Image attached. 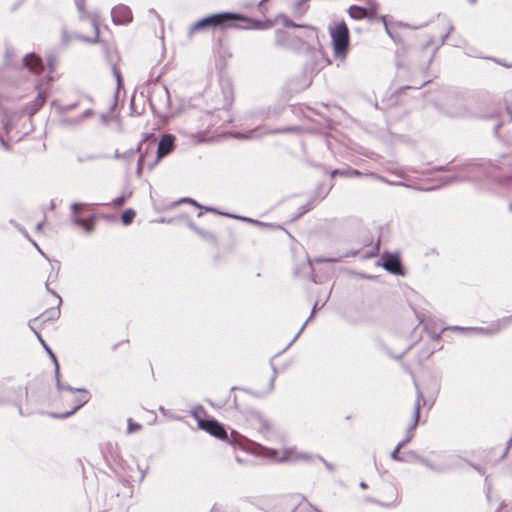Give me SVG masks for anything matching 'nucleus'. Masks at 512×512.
<instances>
[{
	"mask_svg": "<svg viewBox=\"0 0 512 512\" xmlns=\"http://www.w3.org/2000/svg\"><path fill=\"white\" fill-rule=\"evenodd\" d=\"M504 166H512V153L503 154L500 159L492 161H476L467 160L461 164L452 166V177H459L461 180L455 181V184L464 182H479L483 178L490 180L499 186L512 189V174L505 176H498L495 170L502 169Z\"/></svg>",
	"mask_w": 512,
	"mask_h": 512,
	"instance_id": "1",
	"label": "nucleus"
},
{
	"mask_svg": "<svg viewBox=\"0 0 512 512\" xmlns=\"http://www.w3.org/2000/svg\"><path fill=\"white\" fill-rule=\"evenodd\" d=\"M230 27L236 29L264 30L271 27V22L268 20H257L237 12L224 11L209 14L196 21L189 28V35L208 29H226Z\"/></svg>",
	"mask_w": 512,
	"mask_h": 512,
	"instance_id": "2",
	"label": "nucleus"
},
{
	"mask_svg": "<svg viewBox=\"0 0 512 512\" xmlns=\"http://www.w3.org/2000/svg\"><path fill=\"white\" fill-rule=\"evenodd\" d=\"M496 102L494 96L488 92H481L471 97L466 105L452 106L447 111L451 117H475V118H493L494 113L486 108Z\"/></svg>",
	"mask_w": 512,
	"mask_h": 512,
	"instance_id": "3",
	"label": "nucleus"
},
{
	"mask_svg": "<svg viewBox=\"0 0 512 512\" xmlns=\"http://www.w3.org/2000/svg\"><path fill=\"white\" fill-rule=\"evenodd\" d=\"M334 56L344 60L350 48V33L347 24L339 21L329 27Z\"/></svg>",
	"mask_w": 512,
	"mask_h": 512,
	"instance_id": "4",
	"label": "nucleus"
},
{
	"mask_svg": "<svg viewBox=\"0 0 512 512\" xmlns=\"http://www.w3.org/2000/svg\"><path fill=\"white\" fill-rule=\"evenodd\" d=\"M198 427L209 433L211 436L226 441L233 447L239 446V434L235 433L233 430L229 434L225 425L213 417L198 419Z\"/></svg>",
	"mask_w": 512,
	"mask_h": 512,
	"instance_id": "5",
	"label": "nucleus"
},
{
	"mask_svg": "<svg viewBox=\"0 0 512 512\" xmlns=\"http://www.w3.org/2000/svg\"><path fill=\"white\" fill-rule=\"evenodd\" d=\"M250 426L255 429L265 440H271L277 434L273 422L265 417L259 410L246 408L242 411Z\"/></svg>",
	"mask_w": 512,
	"mask_h": 512,
	"instance_id": "6",
	"label": "nucleus"
},
{
	"mask_svg": "<svg viewBox=\"0 0 512 512\" xmlns=\"http://www.w3.org/2000/svg\"><path fill=\"white\" fill-rule=\"evenodd\" d=\"M421 402L425 404L424 396L419 388H417V400L414 405V411H413V422L408 426V437H405L403 440H401L395 447V449L390 453V457L392 460L397 462H409L408 459H406L404 456H401L399 454V451L404 448L413 438V432L416 429L419 418H420V409H421Z\"/></svg>",
	"mask_w": 512,
	"mask_h": 512,
	"instance_id": "7",
	"label": "nucleus"
},
{
	"mask_svg": "<svg viewBox=\"0 0 512 512\" xmlns=\"http://www.w3.org/2000/svg\"><path fill=\"white\" fill-rule=\"evenodd\" d=\"M512 323V315L508 317H504L502 319H498L496 321L491 322L486 327H462V326H450L452 331H458L464 334H480L483 336H494L497 335L500 331L507 328Z\"/></svg>",
	"mask_w": 512,
	"mask_h": 512,
	"instance_id": "8",
	"label": "nucleus"
},
{
	"mask_svg": "<svg viewBox=\"0 0 512 512\" xmlns=\"http://www.w3.org/2000/svg\"><path fill=\"white\" fill-rule=\"evenodd\" d=\"M260 449L265 452V455L271 459H275L278 462H289L296 460H304L307 462L313 461L317 459L318 455H313L309 453H299L294 448H286L283 451V455L278 457L279 451L274 448H268L265 446H260Z\"/></svg>",
	"mask_w": 512,
	"mask_h": 512,
	"instance_id": "9",
	"label": "nucleus"
},
{
	"mask_svg": "<svg viewBox=\"0 0 512 512\" xmlns=\"http://www.w3.org/2000/svg\"><path fill=\"white\" fill-rule=\"evenodd\" d=\"M377 265H381L383 269L390 274L397 276L405 275V269L403 267L399 252H383L380 261L377 262Z\"/></svg>",
	"mask_w": 512,
	"mask_h": 512,
	"instance_id": "10",
	"label": "nucleus"
},
{
	"mask_svg": "<svg viewBox=\"0 0 512 512\" xmlns=\"http://www.w3.org/2000/svg\"><path fill=\"white\" fill-rule=\"evenodd\" d=\"M65 390L71 393H81L82 395L75 399V406L64 413H51L50 416L54 419H67L74 415L79 409H81L85 404H87L91 398L90 392L86 388H74L67 384Z\"/></svg>",
	"mask_w": 512,
	"mask_h": 512,
	"instance_id": "11",
	"label": "nucleus"
},
{
	"mask_svg": "<svg viewBox=\"0 0 512 512\" xmlns=\"http://www.w3.org/2000/svg\"><path fill=\"white\" fill-rule=\"evenodd\" d=\"M75 5L80 14V19L89 18L91 25L93 26L94 31H95V37H93V38H90V37L84 36V35H80V34H76L75 38L82 40L84 42L90 43V44L100 43L101 40H100V30H99L98 22L95 17L89 15L87 13V11L85 10V0H75Z\"/></svg>",
	"mask_w": 512,
	"mask_h": 512,
	"instance_id": "12",
	"label": "nucleus"
},
{
	"mask_svg": "<svg viewBox=\"0 0 512 512\" xmlns=\"http://www.w3.org/2000/svg\"><path fill=\"white\" fill-rule=\"evenodd\" d=\"M175 136L170 133L162 135L161 139L157 144L156 158L153 162L148 164V168L152 170L162 158L169 155L174 149Z\"/></svg>",
	"mask_w": 512,
	"mask_h": 512,
	"instance_id": "13",
	"label": "nucleus"
},
{
	"mask_svg": "<svg viewBox=\"0 0 512 512\" xmlns=\"http://www.w3.org/2000/svg\"><path fill=\"white\" fill-rule=\"evenodd\" d=\"M111 17L115 25H126L133 19L131 9L124 4L114 6L111 10Z\"/></svg>",
	"mask_w": 512,
	"mask_h": 512,
	"instance_id": "14",
	"label": "nucleus"
},
{
	"mask_svg": "<svg viewBox=\"0 0 512 512\" xmlns=\"http://www.w3.org/2000/svg\"><path fill=\"white\" fill-rule=\"evenodd\" d=\"M47 98L48 94L38 87V94L36 98L20 109V112H22L23 116L28 114L29 117H33L46 103Z\"/></svg>",
	"mask_w": 512,
	"mask_h": 512,
	"instance_id": "15",
	"label": "nucleus"
},
{
	"mask_svg": "<svg viewBox=\"0 0 512 512\" xmlns=\"http://www.w3.org/2000/svg\"><path fill=\"white\" fill-rule=\"evenodd\" d=\"M22 64L25 68L35 74L41 73L44 67L42 58L35 53L26 54L22 59Z\"/></svg>",
	"mask_w": 512,
	"mask_h": 512,
	"instance_id": "16",
	"label": "nucleus"
},
{
	"mask_svg": "<svg viewBox=\"0 0 512 512\" xmlns=\"http://www.w3.org/2000/svg\"><path fill=\"white\" fill-rule=\"evenodd\" d=\"M386 493L389 497V500L387 502H382L380 500H377L371 496H366L364 498V500L366 502H369V503H373V504H376V505H379V506H382V507H386V508H389V507H393L396 505V500H397V497H398V492L396 490V488L389 484L386 486Z\"/></svg>",
	"mask_w": 512,
	"mask_h": 512,
	"instance_id": "17",
	"label": "nucleus"
},
{
	"mask_svg": "<svg viewBox=\"0 0 512 512\" xmlns=\"http://www.w3.org/2000/svg\"><path fill=\"white\" fill-rule=\"evenodd\" d=\"M23 117L22 112L20 110H7L4 112V116L2 119L3 128L5 132L8 134L13 129L15 122L19 121Z\"/></svg>",
	"mask_w": 512,
	"mask_h": 512,
	"instance_id": "18",
	"label": "nucleus"
},
{
	"mask_svg": "<svg viewBox=\"0 0 512 512\" xmlns=\"http://www.w3.org/2000/svg\"><path fill=\"white\" fill-rule=\"evenodd\" d=\"M292 37H294L292 33L279 29L275 32L274 45L276 47L293 49V45L291 43Z\"/></svg>",
	"mask_w": 512,
	"mask_h": 512,
	"instance_id": "19",
	"label": "nucleus"
},
{
	"mask_svg": "<svg viewBox=\"0 0 512 512\" xmlns=\"http://www.w3.org/2000/svg\"><path fill=\"white\" fill-rule=\"evenodd\" d=\"M85 205L86 204H84V203L74 202L70 206V210H71V214H72L71 221L73 222V224H75L78 227H83L86 222L85 218L78 215L79 209Z\"/></svg>",
	"mask_w": 512,
	"mask_h": 512,
	"instance_id": "20",
	"label": "nucleus"
},
{
	"mask_svg": "<svg viewBox=\"0 0 512 512\" xmlns=\"http://www.w3.org/2000/svg\"><path fill=\"white\" fill-rule=\"evenodd\" d=\"M147 138H148V135H144V137L142 138V140L139 142V144L137 145V147L135 149H129V150L123 152L121 154L122 159L130 161L133 159V157L136 153H139V155H141L143 153V143L147 140Z\"/></svg>",
	"mask_w": 512,
	"mask_h": 512,
	"instance_id": "21",
	"label": "nucleus"
},
{
	"mask_svg": "<svg viewBox=\"0 0 512 512\" xmlns=\"http://www.w3.org/2000/svg\"><path fill=\"white\" fill-rule=\"evenodd\" d=\"M30 328L34 331L35 335L37 336V339L39 340V342L43 346L44 350L49 355L51 361L53 362V365L58 367L59 362L57 360L55 353L50 348V346L46 343V341L43 339V337L40 333H38L36 330H34V328L32 326H30Z\"/></svg>",
	"mask_w": 512,
	"mask_h": 512,
	"instance_id": "22",
	"label": "nucleus"
},
{
	"mask_svg": "<svg viewBox=\"0 0 512 512\" xmlns=\"http://www.w3.org/2000/svg\"><path fill=\"white\" fill-rule=\"evenodd\" d=\"M418 462L423 464L425 467H427L428 469H430L436 473H444L449 470L448 466L436 465V464L432 463L429 459H427L423 456L421 458H418Z\"/></svg>",
	"mask_w": 512,
	"mask_h": 512,
	"instance_id": "23",
	"label": "nucleus"
},
{
	"mask_svg": "<svg viewBox=\"0 0 512 512\" xmlns=\"http://www.w3.org/2000/svg\"><path fill=\"white\" fill-rule=\"evenodd\" d=\"M348 13L351 18L356 19V20L367 18V8L366 7L352 5L348 9Z\"/></svg>",
	"mask_w": 512,
	"mask_h": 512,
	"instance_id": "24",
	"label": "nucleus"
},
{
	"mask_svg": "<svg viewBox=\"0 0 512 512\" xmlns=\"http://www.w3.org/2000/svg\"><path fill=\"white\" fill-rule=\"evenodd\" d=\"M318 309H319V307H318V302H315V303H314V305H313V307H312V310H311V313H310V315H309L308 319L304 322V324L302 325V327L300 328V330L298 331V333L294 336V338H293V339L288 343V345L284 348L283 352H284V351H286V350H287V349H288V348H289V347H290V346H291V345H292V344H293V343L298 339V337H299V336L301 335V333L304 331V329H305V327H306L307 323H308L309 321H311V320L314 318V316H315V314H316V311H317Z\"/></svg>",
	"mask_w": 512,
	"mask_h": 512,
	"instance_id": "25",
	"label": "nucleus"
},
{
	"mask_svg": "<svg viewBox=\"0 0 512 512\" xmlns=\"http://www.w3.org/2000/svg\"><path fill=\"white\" fill-rule=\"evenodd\" d=\"M135 217H136V211L132 208H127L122 212L120 218H121V222L123 223V225L128 226L134 221Z\"/></svg>",
	"mask_w": 512,
	"mask_h": 512,
	"instance_id": "26",
	"label": "nucleus"
},
{
	"mask_svg": "<svg viewBox=\"0 0 512 512\" xmlns=\"http://www.w3.org/2000/svg\"><path fill=\"white\" fill-rule=\"evenodd\" d=\"M300 131L298 126H285L272 130H266L264 133L266 134H286V133H295Z\"/></svg>",
	"mask_w": 512,
	"mask_h": 512,
	"instance_id": "27",
	"label": "nucleus"
},
{
	"mask_svg": "<svg viewBox=\"0 0 512 512\" xmlns=\"http://www.w3.org/2000/svg\"><path fill=\"white\" fill-rule=\"evenodd\" d=\"M332 187V184L329 187H325L323 183H319L315 190L314 199L323 200L329 194Z\"/></svg>",
	"mask_w": 512,
	"mask_h": 512,
	"instance_id": "28",
	"label": "nucleus"
},
{
	"mask_svg": "<svg viewBox=\"0 0 512 512\" xmlns=\"http://www.w3.org/2000/svg\"><path fill=\"white\" fill-rule=\"evenodd\" d=\"M511 122L512 121V109L507 106L506 107V114L504 115V119L497 121L495 125L493 126L494 134L497 135L498 130L501 128V126L504 124V122Z\"/></svg>",
	"mask_w": 512,
	"mask_h": 512,
	"instance_id": "29",
	"label": "nucleus"
},
{
	"mask_svg": "<svg viewBox=\"0 0 512 512\" xmlns=\"http://www.w3.org/2000/svg\"><path fill=\"white\" fill-rule=\"evenodd\" d=\"M106 156L101 154H78L76 160L79 164L105 158Z\"/></svg>",
	"mask_w": 512,
	"mask_h": 512,
	"instance_id": "30",
	"label": "nucleus"
},
{
	"mask_svg": "<svg viewBox=\"0 0 512 512\" xmlns=\"http://www.w3.org/2000/svg\"><path fill=\"white\" fill-rule=\"evenodd\" d=\"M132 196V191H129L127 193H123L122 195L116 197L112 200L111 205L115 208L122 207L126 201Z\"/></svg>",
	"mask_w": 512,
	"mask_h": 512,
	"instance_id": "31",
	"label": "nucleus"
},
{
	"mask_svg": "<svg viewBox=\"0 0 512 512\" xmlns=\"http://www.w3.org/2000/svg\"><path fill=\"white\" fill-rule=\"evenodd\" d=\"M259 130H260V128L256 127L254 129H251L244 133H237L236 138L240 139V140H250V139L257 138L259 136V134H258Z\"/></svg>",
	"mask_w": 512,
	"mask_h": 512,
	"instance_id": "32",
	"label": "nucleus"
},
{
	"mask_svg": "<svg viewBox=\"0 0 512 512\" xmlns=\"http://www.w3.org/2000/svg\"><path fill=\"white\" fill-rule=\"evenodd\" d=\"M459 180H461L459 177H452L451 175L443 176L439 179V184L436 187L431 188V190L455 184V181Z\"/></svg>",
	"mask_w": 512,
	"mask_h": 512,
	"instance_id": "33",
	"label": "nucleus"
},
{
	"mask_svg": "<svg viewBox=\"0 0 512 512\" xmlns=\"http://www.w3.org/2000/svg\"><path fill=\"white\" fill-rule=\"evenodd\" d=\"M283 17V25L287 28H300V29H308L310 33L312 34L314 31L312 28H310L308 25L304 24H296L291 19H289L287 16L281 15Z\"/></svg>",
	"mask_w": 512,
	"mask_h": 512,
	"instance_id": "34",
	"label": "nucleus"
},
{
	"mask_svg": "<svg viewBox=\"0 0 512 512\" xmlns=\"http://www.w3.org/2000/svg\"><path fill=\"white\" fill-rule=\"evenodd\" d=\"M148 135V138L147 140L143 143V155L144 157L152 152L155 148V138L153 136V134H147Z\"/></svg>",
	"mask_w": 512,
	"mask_h": 512,
	"instance_id": "35",
	"label": "nucleus"
},
{
	"mask_svg": "<svg viewBox=\"0 0 512 512\" xmlns=\"http://www.w3.org/2000/svg\"><path fill=\"white\" fill-rule=\"evenodd\" d=\"M367 18L374 17L379 9L377 0H367Z\"/></svg>",
	"mask_w": 512,
	"mask_h": 512,
	"instance_id": "36",
	"label": "nucleus"
},
{
	"mask_svg": "<svg viewBox=\"0 0 512 512\" xmlns=\"http://www.w3.org/2000/svg\"><path fill=\"white\" fill-rule=\"evenodd\" d=\"M197 234L204 240H206L214 245L217 244L216 236L212 232L200 228V230L197 231Z\"/></svg>",
	"mask_w": 512,
	"mask_h": 512,
	"instance_id": "37",
	"label": "nucleus"
},
{
	"mask_svg": "<svg viewBox=\"0 0 512 512\" xmlns=\"http://www.w3.org/2000/svg\"><path fill=\"white\" fill-rule=\"evenodd\" d=\"M52 106L57 109L61 114L68 113L69 111L75 109L78 106V103H72L66 106L58 105L56 101H52Z\"/></svg>",
	"mask_w": 512,
	"mask_h": 512,
	"instance_id": "38",
	"label": "nucleus"
},
{
	"mask_svg": "<svg viewBox=\"0 0 512 512\" xmlns=\"http://www.w3.org/2000/svg\"><path fill=\"white\" fill-rule=\"evenodd\" d=\"M60 306L61 305H57L56 308H52L49 311H46L45 314H44V315H46V319L45 320H55V319H58L60 317V314H61Z\"/></svg>",
	"mask_w": 512,
	"mask_h": 512,
	"instance_id": "39",
	"label": "nucleus"
},
{
	"mask_svg": "<svg viewBox=\"0 0 512 512\" xmlns=\"http://www.w3.org/2000/svg\"><path fill=\"white\" fill-rule=\"evenodd\" d=\"M237 220H241V221H244V222H247V223H251L253 225H257V226H262V227H270L271 224H268V223H265V222H261L257 219H253V218H250V217H246V216H241L240 217H237Z\"/></svg>",
	"mask_w": 512,
	"mask_h": 512,
	"instance_id": "40",
	"label": "nucleus"
},
{
	"mask_svg": "<svg viewBox=\"0 0 512 512\" xmlns=\"http://www.w3.org/2000/svg\"><path fill=\"white\" fill-rule=\"evenodd\" d=\"M142 429V425L134 422L131 418L127 420V433H135Z\"/></svg>",
	"mask_w": 512,
	"mask_h": 512,
	"instance_id": "41",
	"label": "nucleus"
},
{
	"mask_svg": "<svg viewBox=\"0 0 512 512\" xmlns=\"http://www.w3.org/2000/svg\"><path fill=\"white\" fill-rule=\"evenodd\" d=\"M340 176L341 177H350V178L360 177V176H362V172H360L357 169L348 168V169L342 170V172H340Z\"/></svg>",
	"mask_w": 512,
	"mask_h": 512,
	"instance_id": "42",
	"label": "nucleus"
},
{
	"mask_svg": "<svg viewBox=\"0 0 512 512\" xmlns=\"http://www.w3.org/2000/svg\"><path fill=\"white\" fill-rule=\"evenodd\" d=\"M313 208H314V204H313V199H312L309 202H307L306 204L299 207L298 214H297L296 218L303 216L304 214H306Z\"/></svg>",
	"mask_w": 512,
	"mask_h": 512,
	"instance_id": "43",
	"label": "nucleus"
},
{
	"mask_svg": "<svg viewBox=\"0 0 512 512\" xmlns=\"http://www.w3.org/2000/svg\"><path fill=\"white\" fill-rule=\"evenodd\" d=\"M94 115V111L92 109H86L81 115L75 117V125H80L85 119Z\"/></svg>",
	"mask_w": 512,
	"mask_h": 512,
	"instance_id": "44",
	"label": "nucleus"
},
{
	"mask_svg": "<svg viewBox=\"0 0 512 512\" xmlns=\"http://www.w3.org/2000/svg\"><path fill=\"white\" fill-rule=\"evenodd\" d=\"M206 411L202 405H196L191 410V416L198 422V419H202L200 417L201 414H205Z\"/></svg>",
	"mask_w": 512,
	"mask_h": 512,
	"instance_id": "45",
	"label": "nucleus"
},
{
	"mask_svg": "<svg viewBox=\"0 0 512 512\" xmlns=\"http://www.w3.org/2000/svg\"><path fill=\"white\" fill-rule=\"evenodd\" d=\"M294 37H292L291 39V43L293 45V48H297L299 46H302L304 44V37H310V35H306V34H301V35H296V34H293Z\"/></svg>",
	"mask_w": 512,
	"mask_h": 512,
	"instance_id": "46",
	"label": "nucleus"
},
{
	"mask_svg": "<svg viewBox=\"0 0 512 512\" xmlns=\"http://www.w3.org/2000/svg\"><path fill=\"white\" fill-rule=\"evenodd\" d=\"M314 261L317 263H337L341 261V257H316Z\"/></svg>",
	"mask_w": 512,
	"mask_h": 512,
	"instance_id": "47",
	"label": "nucleus"
},
{
	"mask_svg": "<svg viewBox=\"0 0 512 512\" xmlns=\"http://www.w3.org/2000/svg\"><path fill=\"white\" fill-rule=\"evenodd\" d=\"M54 373H55V379H56V386H57V389L58 390H65V387L67 385H64L62 382H61V379H60V365L58 364V370H57V366H54Z\"/></svg>",
	"mask_w": 512,
	"mask_h": 512,
	"instance_id": "48",
	"label": "nucleus"
},
{
	"mask_svg": "<svg viewBox=\"0 0 512 512\" xmlns=\"http://www.w3.org/2000/svg\"><path fill=\"white\" fill-rule=\"evenodd\" d=\"M112 72H113V76L116 79L117 87L120 88L123 85V78H122L121 72L118 70V68L115 65H113V67H112Z\"/></svg>",
	"mask_w": 512,
	"mask_h": 512,
	"instance_id": "49",
	"label": "nucleus"
},
{
	"mask_svg": "<svg viewBox=\"0 0 512 512\" xmlns=\"http://www.w3.org/2000/svg\"><path fill=\"white\" fill-rule=\"evenodd\" d=\"M57 64V57L53 54L47 56V65L49 67L50 72L55 70Z\"/></svg>",
	"mask_w": 512,
	"mask_h": 512,
	"instance_id": "50",
	"label": "nucleus"
},
{
	"mask_svg": "<svg viewBox=\"0 0 512 512\" xmlns=\"http://www.w3.org/2000/svg\"><path fill=\"white\" fill-rule=\"evenodd\" d=\"M271 367H272V370H273V374L270 378V382H269V387H268V392H271L273 389H274V381L276 379V376H277V368L275 367V365L271 362Z\"/></svg>",
	"mask_w": 512,
	"mask_h": 512,
	"instance_id": "51",
	"label": "nucleus"
},
{
	"mask_svg": "<svg viewBox=\"0 0 512 512\" xmlns=\"http://www.w3.org/2000/svg\"><path fill=\"white\" fill-rule=\"evenodd\" d=\"M143 166H144V155L142 153L141 155H139L138 162H137L136 174L138 177H141V175H142Z\"/></svg>",
	"mask_w": 512,
	"mask_h": 512,
	"instance_id": "52",
	"label": "nucleus"
},
{
	"mask_svg": "<svg viewBox=\"0 0 512 512\" xmlns=\"http://www.w3.org/2000/svg\"><path fill=\"white\" fill-rule=\"evenodd\" d=\"M453 161L449 162L448 164L446 165H439V166H435L433 167V170L436 171V172H444V171H451L453 168Z\"/></svg>",
	"mask_w": 512,
	"mask_h": 512,
	"instance_id": "53",
	"label": "nucleus"
},
{
	"mask_svg": "<svg viewBox=\"0 0 512 512\" xmlns=\"http://www.w3.org/2000/svg\"><path fill=\"white\" fill-rule=\"evenodd\" d=\"M406 456H407V458H406V459H408V460H409V462H410V461H412V460H413V461H417V462H418V458H421V457H422L421 455H419V454H418L416 451H414V450H410V451H408V452L406 453Z\"/></svg>",
	"mask_w": 512,
	"mask_h": 512,
	"instance_id": "54",
	"label": "nucleus"
},
{
	"mask_svg": "<svg viewBox=\"0 0 512 512\" xmlns=\"http://www.w3.org/2000/svg\"><path fill=\"white\" fill-rule=\"evenodd\" d=\"M91 219H92V222L91 223H86L84 224V226L82 227L86 233L90 234L93 230H94V221H95V216L92 215L91 216Z\"/></svg>",
	"mask_w": 512,
	"mask_h": 512,
	"instance_id": "55",
	"label": "nucleus"
},
{
	"mask_svg": "<svg viewBox=\"0 0 512 512\" xmlns=\"http://www.w3.org/2000/svg\"><path fill=\"white\" fill-rule=\"evenodd\" d=\"M180 202L182 203H189L197 208H202V205L199 204L196 200H194L193 198H190V197H184L180 200Z\"/></svg>",
	"mask_w": 512,
	"mask_h": 512,
	"instance_id": "56",
	"label": "nucleus"
},
{
	"mask_svg": "<svg viewBox=\"0 0 512 512\" xmlns=\"http://www.w3.org/2000/svg\"><path fill=\"white\" fill-rule=\"evenodd\" d=\"M385 28V32L387 33V35L396 43H398L400 41V38L399 36L395 35L389 28L388 24H385L384 26Z\"/></svg>",
	"mask_w": 512,
	"mask_h": 512,
	"instance_id": "57",
	"label": "nucleus"
},
{
	"mask_svg": "<svg viewBox=\"0 0 512 512\" xmlns=\"http://www.w3.org/2000/svg\"><path fill=\"white\" fill-rule=\"evenodd\" d=\"M358 254H359V250H348V251L344 252L343 254L339 255L338 257H341V260H342L343 258L356 257Z\"/></svg>",
	"mask_w": 512,
	"mask_h": 512,
	"instance_id": "58",
	"label": "nucleus"
},
{
	"mask_svg": "<svg viewBox=\"0 0 512 512\" xmlns=\"http://www.w3.org/2000/svg\"><path fill=\"white\" fill-rule=\"evenodd\" d=\"M45 287H46V290H47L49 293H51L52 295H54V296L58 299V305H61V304H62V298L60 297V295H59L56 291L52 290V289L49 287V283H48V281L46 282Z\"/></svg>",
	"mask_w": 512,
	"mask_h": 512,
	"instance_id": "59",
	"label": "nucleus"
},
{
	"mask_svg": "<svg viewBox=\"0 0 512 512\" xmlns=\"http://www.w3.org/2000/svg\"><path fill=\"white\" fill-rule=\"evenodd\" d=\"M184 218L187 222L188 227L197 234V231H199L200 228L197 227L196 224L192 220H190L187 216H185Z\"/></svg>",
	"mask_w": 512,
	"mask_h": 512,
	"instance_id": "60",
	"label": "nucleus"
},
{
	"mask_svg": "<svg viewBox=\"0 0 512 512\" xmlns=\"http://www.w3.org/2000/svg\"><path fill=\"white\" fill-rule=\"evenodd\" d=\"M234 390H241V391H244V392L250 393V394H252V395H253V396H255V397H261V396H262L260 393L252 392V391H250L249 389H246V388H240V387H237V386H233V387L231 388V391H234Z\"/></svg>",
	"mask_w": 512,
	"mask_h": 512,
	"instance_id": "61",
	"label": "nucleus"
},
{
	"mask_svg": "<svg viewBox=\"0 0 512 512\" xmlns=\"http://www.w3.org/2000/svg\"><path fill=\"white\" fill-rule=\"evenodd\" d=\"M74 120L75 118H65L61 120V124L63 126H76Z\"/></svg>",
	"mask_w": 512,
	"mask_h": 512,
	"instance_id": "62",
	"label": "nucleus"
},
{
	"mask_svg": "<svg viewBox=\"0 0 512 512\" xmlns=\"http://www.w3.org/2000/svg\"><path fill=\"white\" fill-rule=\"evenodd\" d=\"M317 459H318V460H320V461H322V462L325 464L326 468H327L329 471H331V472H333V471H334V465H333L332 463H330V462L326 461V460H325L324 458H322L321 456H317Z\"/></svg>",
	"mask_w": 512,
	"mask_h": 512,
	"instance_id": "63",
	"label": "nucleus"
},
{
	"mask_svg": "<svg viewBox=\"0 0 512 512\" xmlns=\"http://www.w3.org/2000/svg\"><path fill=\"white\" fill-rule=\"evenodd\" d=\"M201 209H204L207 212H213V213L220 214V215H221V213H223L222 211H220L216 207H212V206H202Z\"/></svg>",
	"mask_w": 512,
	"mask_h": 512,
	"instance_id": "64",
	"label": "nucleus"
}]
</instances>
